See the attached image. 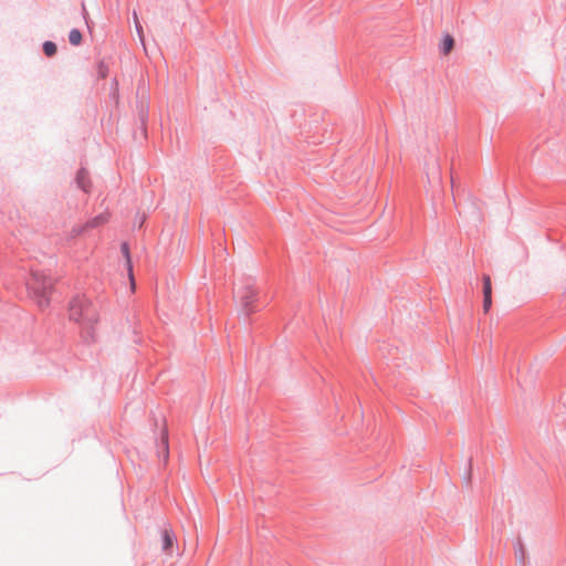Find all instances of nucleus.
<instances>
[{"mask_svg": "<svg viewBox=\"0 0 566 566\" xmlns=\"http://www.w3.org/2000/svg\"><path fill=\"white\" fill-rule=\"evenodd\" d=\"M27 286L38 306L45 308L50 303V294L53 289L52 280L40 272H32Z\"/></svg>", "mask_w": 566, "mask_h": 566, "instance_id": "f257e3e1", "label": "nucleus"}, {"mask_svg": "<svg viewBox=\"0 0 566 566\" xmlns=\"http://www.w3.org/2000/svg\"><path fill=\"white\" fill-rule=\"evenodd\" d=\"M258 290L250 284L241 285L234 292V298L244 316L248 317L258 311Z\"/></svg>", "mask_w": 566, "mask_h": 566, "instance_id": "f03ea898", "label": "nucleus"}, {"mask_svg": "<svg viewBox=\"0 0 566 566\" xmlns=\"http://www.w3.org/2000/svg\"><path fill=\"white\" fill-rule=\"evenodd\" d=\"M70 318L75 322H92L94 314L91 305L83 298H74L70 304Z\"/></svg>", "mask_w": 566, "mask_h": 566, "instance_id": "7ed1b4c3", "label": "nucleus"}, {"mask_svg": "<svg viewBox=\"0 0 566 566\" xmlns=\"http://www.w3.org/2000/svg\"><path fill=\"white\" fill-rule=\"evenodd\" d=\"M160 541H161V549L163 552L170 556L172 554V548L176 545V536L170 528H164L160 532Z\"/></svg>", "mask_w": 566, "mask_h": 566, "instance_id": "20e7f679", "label": "nucleus"}, {"mask_svg": "<svg viewBox=\"0 0 566 566\" xmlns=\"http://www.w3.org/2000/svg\"><path fill=\"white\" fill-rule=\"evenodd\" d=\"M120 251H122L123 255L126 259V265H127L128 274H129L130 280L133 281V264H132V260H130L128 244L127 243H123L120 245Z\"/></svg>", "mask_w": 566, "mask_h": 566, "instance_id": "39448f33", "label": "nucleus"}, {"mask_svg": "<svg viewBox=\"0 0 566 566\" xmlns=\"http://www.w3.org/2000/svg\"><path fill=\"white\" fill-rule=\"evenodd\" d=\"M453 46H454L453 38L450 34L444 35V38L442 40V44H441V51L444 54H448L452 51Z\"/></svg>", "mask_w": 566, "mask_h": 566, "instance_id": "423d86ee", "label": "nucleus"}, {"mask_svg": "<svg viewBox=\"0 0 566 566\" xmlns=\"http://www.w3.org/2000/svg\"><path fill=\"white\" fill-rule=\"evenodd\" d=\"M69 40L72 45H78L82 42V33L77 29L70 31Z\"/></svg>", "mask_w": 566, "mask_h": 566, "instance_id": "0eeeda50", "label": "nucleus"}, {"mask_svg": "<svg viewBox=\"0 0 566 566\" xmlns=\"http://www.w3.org/2000/svg\"><path fill=\"white\" fill-rule=\"evenodd\" d=\"M107 220H108V216L106 213H103V214H99V216L93 218L88 222V226L90 227H98V226L104 224L105 222H107Z\"/></svg>", "mask_w": 566, "mask_h": 566, "instance_id": "6e6552de", "label": "nucleus"}, {"mask_svg": "<svg viewBox=\"0 0 566 566\" xmlns=\"http://www.w3.org/2000/svg\"><path fill=\"white\" fill-rule=\"evenodd\" d=\"M483 296H492V284L489 275L483 276Z\"/></svg>", "mask_w": 566, "mask_h": 566, "instance_id": "1a4fd4ad", "label": "nucleus"}, {"mask_svg": "<svg viewBox=\"0 0 566 566\" xmlns=\"http://www.w3.org/2000/svg\"><path fill=\"white\" fill-rule=\"evenodd\" d=\"M43 52L46 56H53L56 53V45L51 41H46L43 44Z\"/></svg>", "mask_w": 566, "mask_h": 566, "instance_id": "9d476101", "label": "nucleus"}, {"mask_svg": "<svg viewBox=\"0 0 566 566\" xmlns=\"http://www.w3.org/2000/svg\"><path fill=\"white\" fill-rule=\"evenodd\" d=\"M85 177H86V171L81 170V171H78V174H77V178H76V179H77V184H78V186H80L83 190H85V191H86L87 189H86V186H85V184H84V179H85Z\"/></svg>", "mask_w": 566, "mask_h": 566, "instance_id": "9b49d317", "label": "nucleus"}, {"mask_svg": "<svg viewBox=\"0 0 566 566\" xmlns=\"http://www.w3.org/2000/svg\"><path fill=\"white\" fill-rule=\"evenodd\" d=\"M492 305V296H483V311L488 313Z\"/></svg>", "mask_w": 566, "mask_h": 566, "instance_id": "f8f14e48", "label": "nucleus"}, {"mask_svg": "<svg viewBox=\"0 0 566 566\" xmlns=\"http://www.w3.org/2000/svg\"><path fill=\"white\" fill-rule=\"evenodd\" d=\"M161 446H163V450H164V453H165V459H167L168 458V437H167V433L163 434Z\"/></svg>", "mask_w": 566, "mask_h": 566, "instance_id": "ddd939ff", "label": "nucleus"}, {"mask_svg": "<svg viewBox=\"0 0 566 566\" xmlns=\"http://www.w3.org/2000/svg\"><path fill=\"white\" fill-rule=\"evenodd\" d=\"M135 15V23H136V30L139 34V38L143 39V29H142V25L139 24L138 20H137V15L136 13L134 14Z\"/></svg>", "mask_w": 566, "mask_h": 566, "instance_id": "4468645a", "label": "nucleus"}, {"mask_svg": "<svg viewBox=\"0 0 566 566\" xmlns=\"http://www.w3.org/2000/svg\"><path fill=\"white\" fill-rule=\"evenodd\" d=\"M101 75L102 77L106 76V70L103 66H101Z\"/></svg>", "mask_w": 566, "mask_h": 566, "instance_id": "2eb2a0df", "label": "nucleus"}]
</instances>
